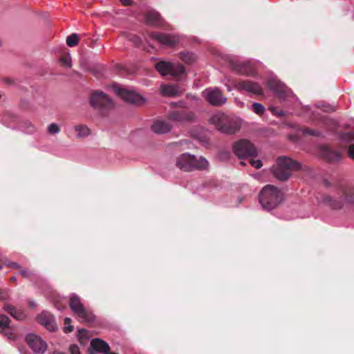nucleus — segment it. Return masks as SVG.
<instances>
[{
  "label": "nucleus",
  "mask_w": 354,
  "mask_h": 354,
  "mask_svg": "<svg viewBox=\"0 0 354 354\" xmlns=\"http://www.w3.org/2000/svg\"><path fill=\"white\" fill-rule=\"evenodd\" d=\"M324 185L327 187H334L338 191L339 198H334L329 195L323 198V202L333 209H340L346 206H354V189L350 185L343 184L342 182H331L327 179L323 181Z\"/></svg>",
  "instance_id": "1"
},
{
  "label": "nucleus",
  "mask_w": 354,
  "mask_h": 354,
  "mask_svg": "<svg viewBox=\"0 0 354 354\" xmlns=\"http://www.w3.org/2000/svg\"><path fill=\"white\" fill-rule=\"evenodd\" d=\"M211 124L221 133L234 134L239 131L241 122L237 118L230 117L224 113H218L209 118Z\"/></svg>",
  "instance_id": "2"
},
{
  "label": "nucleus",
  "mask_w": 354,
  "mask_h": 354,
  "mask_svg": "<svg viewBox=\"0 0 354 354\" xmlns=\"http://www.w3.org/2000/svg\"><path fill=\"white\" fill-rule=\"evenodd\" d=\"M300 169L299 162L290 158L281 156L277 158L276 165L272 167V172L279 180L286 181L290 178L292 171H297Z\"/></svg>",
  "instance_id": "3"
},
{
  "label": "nucleus",
  "mask_w": 354,
  "mask_h": 354,
  "mask_svg": "<svg viewBox=\"0 0 354 354\" xmlns=\"http://www.w3.org/2000/svg\"><path fill=\"white\" fill-rule=\"evenodd\" d=\"M283 199L282 192L272 185L264 186L259 194V202L262 207L267 210H272L278 207Z\"/></svg>",
  "instance_id": "4"
},
{
  "label": "nucleus",
  "mask_w": 354,
  "mask_h": 354,
  "mask_svg": "<svg viewBox=\"0 0 354 354\" xmlns=\"http://www.w3.org/2000/svg\"><path fill=\"white\" fill-rule=\"evenodd\" d=\"M176 165L182 171H191L206 169L209 167V162L203 156L197 159L195 156L185 153L176 158Z\"/></svg>",
  "instance_id": "5"
},
{
  "label": "nucleus",
  "mask_w": 354,
  "mask_h": 354,
  "mask_svg": "<svg viewBox=\"0 0 354 354\" xmlns=\"http://www.w3.org/2000/svg\"><path fill=\"white\" fill-rule=\"evenodd\" d=\"M69 306L77 316L79 322L84 324H90L94 321V315L89 309L84 306L78 295L72 294L70 296Z\"/></svg>",
  "instance_id": "6"
},
{
  "label": "nucleus",
  "mask_w": 354,
  "mask_h": 354,
  "mask_svg": "<svg viewBox=\"0 0 354 354\" xmlns=\"http://www.w3.org/2000/svg\"><path fill=\"white\" fill-rule=\"evenodd\" d=\"M234 154L240 159L245 158H253L257 156L256 147L247 139H241L235 142L232 145Z\"/></svg>",
  "instance_id": "7"
},
{
  "label": "nucleus",
  "mask_w": 354,
  "mask_h": 354,
  "mask_svg": "<svg viewBox=\"0 0 354 354\" xmlns=\"http://www.w3.org/2000/svg\"><path fill=\"white\" fill-rule=\"evenodd\" d=\"M90 103L93 109L100 111L109 110L113 107V104L111 98L101 91H95L93 92L91 96Z\"/></svg>",
  "instance_id": "8"
},
{
  "label": "nucleus",
  "mask_w": 354,
  "mask_h": 354,
  "mask_svg": "<svg viewBox=\"0 0 354 354\" xmlns=\"http://www.w3.org/2000/svg\"><path fill=\"white\" fill-rule=\"evenodd\" d=\"M167 119L177 123L191 122L195 120L196 115L186 109H177L169 111Z\"/></svg>",
  "instance_id": "9"
},
{
  "label": "nucleus",
  "mask_w": 354,
  "mask_h": 354,
  "mask_svg": "<svg viewBox=\"0 0 354 354\" xmlns=\"http://www.w3.org/2000/svg\"><path fill=\"white\" fill-rule=\"evenodd\" d=\"M203 95L207 102L215 106H222L227 101V98L218 88H206Z\"/></svg>",
  "instance_id": "10"
},
{
  "label": "nucleus",
  "mask_w": 354,
  "mask_h": 354,
  "mask_svg": "<svg viewBox=\"0 0 354 354\" xmlns=\"http://www.w3.org/2000/svg\"><path fill=\"white\" fill-rule=\"evenodd\" d=\"M235 88L239 91H244L257 95H263L261 86L257 82L250 80H239L234 83Z\"/></svg>",
  "instance_id": "11"
},
{
  "label": "nucleus",
  "mask_w": 354,
  "mask_h": 354,
  "mask_svg": "<svg viewBox=\"0 0 354 354\" xmlns=\"http://www.w3.org/2000/svg\"><path fill=\"white\" fill-rule=\"evenodd\" d=\"M115 93L125 102L131 104L142 105L145 102V100L142 97V96L133 91H127L122 88H117L115 89Z\"/></svg>",
  "instance_id": "12"
},
{
  "label": "nucleus",
  "mask_w": 354,
  "mask_h": 354,
  "mask_svg": "<svg viewBox=\"0 0 354 354\" xmlns=\"http://www.w3.org/2000/svg\"><path fill=\"white\" fill-rule=\"evenodd\" d=\"M26 341L29 347L35 353L43 354L46 351V343L43 341L40 337L36 335L28 334L26 337Z\"/></svg>",
  "instance_id": "13"
},
{
  "label": "nucleus",
  "mask_w": 354,
  "mask_h": 354,
  "mask_svg": "<svg viewBox=\"0 0 354 354\" xmlns=\"http://www.w3.org/2000/svg\"><path fill=\"white\" fill-rule=\"evenodd\" d=\"M267 84L268 88L273 91L278 97H285L288 92V87L276 77H271L268 80Z\"/></svg>",
  "instance_id": "14"
},
{
  "label": "nucleus",
  "mask_w": 354,
  "mask_h": 354,
  "mask_svg": "<svg viewBox=\"0 0 354 354\" xmlns=\"http://www.w3.org/2000/svg\"><path fill=\"white\" fill-rule=\"evenodd\" d=\"M149 37L167 46H173L178 41V37L174 35L151 32Z\"/></svg>",
  "instance_id": "15"
},
{
  "label": "nucleus",
  "mask_w": 354,
  "mask_h": 354,
  "mask_svg": "<svg viewBox=\"0 0 354 354\" xmlns=\"http://www.w3.org/2000/svg\"><path fill=\"white\" fill-rule=\"evenodd\" d=\"M37 320L39 324L44 326L50 331H55L57 329V325L53 315L48 312H44L38 315Z\"/></svg>",
  "instance_id": "16"
},
{
  "label": "nucleus",
  "mask_w": 354,
  "mask_h": 354,
  "mask_svg": "<svg viewBox=\"0 0 354 354\" xmlns=\"http://www.w3.org/2000/svg\"><path fill=\"white\" fill-rule=\"evenodd\" d=\"M322 156L328 162L338 161L341 158V153L333 150L328 146H323L320 149Z\"/></svg>",
  "instance_id": "17"
},
{
  "label": "nucleus",
  "mask_w": 354,
  "mask_h": 354,
  "mask_svg": "<svg viewBox=\"0 0 354 354\" xmlns=\"http://www.w3.org/2000/svg\"><path fill=\"white\" fill-rule=\"evenodd\" d=\"M91 347L97 352L111 354L109 344L101 339L95 338L92 339L91 342Z\"/></svg>",
  "instance_id": "18"
},
{
  "label": "nucleus",
  "mask_w": 354,
  "mask_h": 354,
  "mask_svg": "<svg viewBox=\"0 0 354 354\" xmlns=\"http://www.w3.org/2000/svg\"><path fill=\"white\" fill-rule=\"evenodd\" d=\"M233 68L239 74L245 75H254L255 70L249 63H237L234 64Z\"/></svg>",
  "instance_id": "19"
},
{
  "label": "nucleus",
  "mask_w": 354,
  "mask_h": 354,
  "mask_svg": "<svg viewBox=\"0 0 354 354\" xmlns=\"http://www.w3.org/2000/svg\"><path fill=\"white\" fill-rule=\"evenodd\" d=\"M152 131L158 134L166 133L171 129V124L163 120H156L151 126Z\"/></svg>",
  "instance_id": "20"
},
{
  "label": "nucleus",
  "mask_w": 354,
  "mask_h": 354,
  "mask_svg": "<svg viewBox=\"0 0 354 354\" xmlns=\"http://www.w3.org/2000/svg\"><path fill=\"white\" fill-rule=\"evenodd\" d=\"M0 333L8 339L13 337V334L10 328V319L6 315H0Z\"/></svg>",
  "instance_id": "21"
},
{
  "label": "nucleus",
  "mask_w": 354,
  "mask_h": 354,
  "mask_svg": "<svg viewBox=\"0 0 354 354\" xmlns=\"http://www.w3.org/2000/svg\"><path fill=\"white\" fill-rule=\"evenodd\" d=\"M146 23L150 26H158L161 23V16L156 10H150L145 14Z\"/></svg>",
  "instance_id": "22"
},
{
  "label": "nucleus",
  "mask_w": 354,
  "mask_h": 354,
  "mask_svg": "<svg viewBox=\"0 0 354 354\" xmlns=\"http://www.w3.org/2000/svg\"><path fill=\"white\" fill-rule=\"evenodd\" d=\"M156 69L163 76L170 74L173 68V63L160 61L155 66Z\"/></svg>",
  "instance_id": "23"
},
{
  "label": "nucleus",
  "mask_w": 354,
  "mask_h": 354,
  "mask_svg": "<svg viewBox=\"0 0 354 354\" xmlns=\"http://www.w3.org/2000/svg\"><path fill=\"white\" fill-rule=\"evenodd\" d=\"M73 129L77 133L76 138L77 139L86 138L91 133V129L82 124L75 125Z\"/></svg>",
  "instance_id": "24"
},
{
  "label": "nucleus",
  "mask_w": 354,
  "mask_h": 354,
  "mask_svg": "<svg viewBox=\"0 0 354 354\" xmlns=\"http://www.w3.org/2000/svg\"><path fill=\"white\" fill-rule=\"evenodd\" d=\"M160 91L164 96H174L178 94V88L176 85H162Z\"/></svg>",
  "instance_id": "25"
},
{
  "label": "nucleus",
  "mask_w": 354,
  "mask_h": 354,
  "mask_svg": "<svg viewBox=\"0 0 354 354\" xmlns=\"http://www.w3.org/2000/svg\"><path fill=\"white\" fill-rule=\"evenodd\" d=\"M185 73V69L183 65L178 64L175 65L173 64V68L171 70L170 75L177 80H179L180 77Z\"/></svg>",
  "instance_id": "26"
},
{
  "label": "nucleus",
  "mask_w": 354,
  "mask_h": 354,
  "mask_svg": "<svg viewBox=\"0 0 354 354\" xmlns=\"http://www.w3.org/2000/svg\"><path fill=\"white\" fill-rule=\"evenodd\" d=\"M6 310L14 318L17 320H22L25 318L24 313L21 310H17L14 306H6Z\"/></svg>",
  "instance_id": "27"
},
{
  "label": "nucleus",
  "mask_w": 354,
  "mask_h": 354,
  "mask_svg": "<svg viewBox=\"0 0 354 354\" xmlns=\"http://www.w3.org/2000/svg\"><path fill=\"white\" fill-rule=\"evenodd\" d=\"M180 59L187 64H192L196 60V56L189 52H182L179 54Z\"/></svg>",
  "instance_id": "28"
},
{
  "label": "nucleus",
  "mask_w": 354,
  "mask_h": 354,
  "mask_svg": "<svg viewBox=\"0 0 354 354\" xmlns=\"http://www.w3.org/2000/svg\"><path fill=\"white\" fill-rule=\"evenodd\" d=\"M79 41V37L77 34H72L67 37L66 44L70 47H73L77 45Z\"/></svg>",
  "instance_id": "29"
},
{
  "label": "nucleus",
  "mask_w": 354,
  "mask_h": 354,
  "mask_svg": "<svg viewBox=\"0 0 354 354\" xmlns=\"http://www.w3.org/2000/svg\"><path fill=\"white\" fill-rule=\"evenodd\" d=\"M77 337L81 344H84V341L86 342L88 339V330L84 328L78 330Z\"/></svg>",
  "instance_id": "30"
},
{
  "label": "nucleus",
  "mask_w": 354,
  "mask_h": 354,
  "mask_svg": "<svg viewBox=\"0 0 354 354\" xmlns=\"http://www.w3.org/2000/svg\"><path fill=\"white\" fill-rule=\"evenodd\" d=\"M252 106L253 111L258 115H261L265 112L264 106L260 103H253Z\"/></svg>",
  "instance_id": "31"
},
{
  "label": "nucleus",
  "mask_w": 354,
  "mask_h": 354,
  "mask_svg": "<svg viewBox=\"0 0 354 354\" xmlns=\"http://www.w3.org/2000/svg\"><path fill=\"white\" fill-rule=\"evenodd\" d=\"M48 132L50 134H57L60 132V128L57 124L51 123L48 126Z\"/></svg>",
  "instance_id": "32"
},
{
  "label": "nucleus",
  "mask_w": 354,
  "mask_h": 354,
  "mask_svg": "<svg viewBox=\"0 0 354 354\" xmlns=\"http://www.w3.org/2000/svg\"><path fill=\"white\" fill-rule=\"evenodd\" d=\"M71 319L70 318L66 317L64 319V324L66 325V326L64 328V331L66 333H70V332L73 331V326L72 325H71Z\"/></svg>",
  "instance_id": "33"
},
{
  "label": "nucleus",
  "mask_w": 354,
  "mask_h": 354,
  "mask_svg": "<svg viewBox=\"0 0 354 354\" xmlns=\"http://www.w3.org/2000/svg\"><path fill=\"white\" fill-rule=\"evenodd\" d=\"M3 265L17 270H20L21 268L20 266L18 263L15 262H10L8 260H6L5 261H3Z\"/></svg>",
  "instance_id": "34"
},
{
  "label": "nucleus",
  "mask_w": 354,
  "mask_h": 354,
  "mask_svg": "<svg viewBox=\"0 0 354 354\" xmlns=\"http://www.w3.org/2000/svg\"><path fill=\"white\" fill-rule=\"evenodd\" d=\"M303 133L304 134H308V135H310V136H319V132H317V131H316L315 130L308 129V128L303 129Z\"/></svg>",
  "instance_id": "35"
},
{
  "label": "nucleus",
  "mask_w": 354,
  "mask_h": 354,
  "mask_svg": "<svg viewBox=\"0 0 354 354\" xmlns=\"http://www.w3.org/2000/svg\"><path fill=\"white\" fill-rule=\"evenodd\" d=\"M69 351L71 354H80V348L76 344L71 345L69 348Z\"/></svg>",
  "instance_id": "36"
},
{
  "label": "nucleus",
  "mask_w": 354,
  "mask_h": 354,
  "mask_svg": "<svg viewBox=\"0 0 354 354\" xmlns=\"http://www.w3.org/2000/svg\"><path fill=\"white\" fill-rule=\"evenodd\" d=\"M250 164L255 168L259 169L262 167L261 161L259 160H254L252 158L250 159Z\"/></svg>",
  "instance_id": "37"
},
{
  "label": "nucleus",
  "mask_w": 354,
  "mask_h": 354,
  "mask_svg": "<svg viewBox=\"0 0 354 354\" xmlns=\"http://www.w3.org/2000/svg\"><path fill=\"white\" fill-rule=\"evenodd\" d=\"M348 155L351 159L354 160V145H349L348 148Z\"/></svg>",
  "instance_id": "38"
},
{
  "label": "nucleus",
  "mask_w": 354,
  "mask_h": 354,
  "mask_svg": "<svg viewBox=\"0 0 354 354\" xmlns=\"http://www.w3.org/2000/svg\"><path fill=\"white\" fill-rule=\"evenodd\" d=\"M60 61L63 65L66 66H71L70 58L68 57H62Z\"/></svg>",
  "instance_id": "39"
},
{
  "label": "nucleus",
  "mask_w": 354,
  "mask_h": 354,
  "mask_svg": "<svg viewBox=\"0 0 354 354\" xmlns=\"http://www.w3.org/2000/svg\"><path fill=\"white\" fill-rule=\"evenodd\" d=\"M8 297L7 290H3L0 288V300H4Z\"/></svg>",
  "instance_id": "40"
},
{
  "label": "nucleus",
  "mask_w": 354,
  "mask_h": 354,
  "mask_svg": "<svg viewBox=\"0 0 354 354\" xmlns=\"http://www.w3.org/2000/svg\"><path fill=\"white\" fill-rule=\"evenodd\" d=\"M20 274L24 278H28L30 276V272L27 270L22 269L21 268L19 270Z\"/></svg>",
  "instance_id": "41"
},
{
  "label": "nucleus",
  "mask_w": 354,
  "mask_h": 354,
  "mask_svg": "<svg viewBox=\"0 0 354 354\" xmlns=\"http://www.w3.org/2000/svg\"><path fill=\"white\" fill-rule=\"evenodd\" d=\"M342 139L344 141H351L353 139V135L351 133H344L342 135Z\"/></svg>",
  "instance_id": "42"
},
{
  "label": "nucleus",
  "mask_w": 354,
  "mask_h": 354,
  "mask_svg": "<svg viewBox=\"0 0 354 354\" xmlns=\"http://www.w3.org/2000/svg\"><path fill=\"white\" fill-rule=\"evenodd\" d=\"M171 106H179L180 108H184V107H185V102L180 101L178 102L171 103Z\"/></svg>",
  "instance_id": "43"
},
{
  "label": "nucleus",
  "mask_w": 354,
  "mask_h": 354,
  "mask_svg": "<svg viewBox=\"0 0 354 354\" xmlns=\"http://www.w3.org/2000/svg\"><path fill=\"white\" fill-rule=\"evenodd\" d=\"M120 1L125 6L129 5L131 3V0H120Z\"/></svg>",
  "instance_id": "44"
},
{
  "label": "nucleus",
  "mask_w": 354,
  "mask_h": 354,
  "mask_svg": "<svg viewBox=\"0 0 354 354\" xmlns=\"http://www.w3.org/2000/svg\"><path fill=\"white\" fill-rule=\"evenodd\" d=\"M134 41L136 44H139L140 43V39L139 37H135Z\"/></svg>",
  "instance_id": "45"
},
{
  "label": "nucleus",
  "mask_w": 354,
  "mask_h": 354,
  "mask_svg": "<svg viewBox=\"0 0 354 354\" xmlns=\"http://www.w3.org/2000/svg\"><path fill=\"white\" fill-rule=\"evenodd\" d=\"M10 281H16V278H15V277H12L10 278Z\"/></svg>",
  "instance_id": "46"
},
{
  "label": "nucleus",
  "mask_w": 354,
  "mask_h": 354,
  "mask_svg": "<svg viewBox=\"0 0 354 354\" xmlns=\"http://www.w3.org/2000/svg\"><path fill=\"white\" fill-rule=\"evenodd\" d=\"M240 164L242 165H245V163L243 161H241Z\"/></svg>",
  "instance_id": "47"
},
{
  "label": "nucleus",
  "mask_w": 354,
  "mask_h": 354,
  "mask_svg": "<svg viewBox=\"0 0 354 354\" xmlns=\"http://www.w3.org/2000/svg\"><path fill=\"white\" fill-rule=\"evenodd\" d=\"M2 268V265H0V270Z\"/></svg>",
  "instance_id": "48"
}]
</instances>
